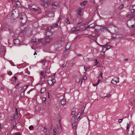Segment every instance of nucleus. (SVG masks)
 Segmentation results:
<instances>
[{
  "mask_svg": "<svg viewBox=\"0 0 135 135\" xmlns=\"http://www.w3.org/2000/svg\"><path fill=\"white\" fill-rule=\"evenodd\" d=\"M117 28L113 25H109L108 26V30L110 33H115L117 30Z\"/></svg>",
  "mask_w": 135,
  "mask_h": 135,
  "instance_id": "1",
  "label": "nucleus"
},
{
  "mask_svg": "<svg viewBox=\"0 0 135 135\" xmlns=\"http://www.w3.org/2000/svg\"><path fill=\"white\" fill-rule=\"evenodd\" d=\"M29 9L33 11H36L39 10L38 7L33 4H30L29 5L28 7Z\"/></svg>",
  "mask_w": 135,
  "mask_h": 135,
  "instance_id": "2",
  "label": "nucleus"
},
{
  "mask_svg": "<svg viewBox=\"0 0 135 135\" xmlns=\"http://www.w3.org/2000/svg\"><path fill=\"white\" fill-rule=\"evenodd\" d=\"M135 23V21L134 20H131L128 21L127 22L128 26L129 28H134V24Z\"/></svg>",
  "mask_w": 135,
  "mask_h": 135,
  "instance_id": "3",
  "label": "nucleus"
},
{
  "mask_svg": "<svg viewBox=\"0 0 135 135\" xmlns=\"http://www.w3.org/2000/svg\"><path fill=\"white\" fill-rule=\"evenodd\" d=\"M20 22L22 25H24L26 21V17L24 14L20 17Z\"/></svg>",
  "mask_w": 135,
  "mask_h": 135,
  "instance_id": "4",
  "label": "nucleus"
},
{
  "mask_svg": "<svg viewBox=\"0 0 135 135\" xmlns=\"http://www.w3.org/2000/svg\"><path fill=\"white\" fill-rule=\"evenodd\" d=\"M53 27H46V31H48L46 32V37H50V36L52 35V33L50 31L52 29H53Z\"/></svg>",
  "mask_w": 135,
  "mask_h": 135,
  "instance_id": "5",
  "label": "nucleus"
},
{
  "mask_svg": "<svg viewBox=\"0 0 135 135\" xmlns=\"http://www.w3.org/2000/svg\"><path fill=\"white\" fill-rule=\"evenodd\" d=\"M18 14L17 12H16L15 10H13L12 12L10 13L9 16H11L12 18L15 19L18 17Z\"/></svg>",
  "mask_w": 135,
  "mask_h": 135,
  "instance_id": "6",
  "label": "nucleus"
},
{
  "mask_svg": "<svg viewBox=\"0 0 135 135\" xmlns=\"http://www.w3.org/2000/svg\"><path fill=\"white\" fill-rule=\"evenodd\" d=\"M52 39L50 37H46L42 41V44L44 45L47 44L51 42Z\"/></svg>",
  "mask_w": 135,
  "mask_h": 135,
  "instance_id": "7",
  "label": "nucleus"
},
{
  "mask_svg": "<svg viewBox=\"0 0 135 135\" xmlns=\"http://www.w3.org/2000/svg\"><path fill=\"white\" fill-rule=\"evenodd\" d=\"M42 1H43L42 4L43 6L45 7H47L48 5L51 3V0H41Z\"/></svg>",
  "mask_w": 135,
  "mask_h": 135,
  "instance_id": "8",
  "label": "nucleus"
},
{
  "mask_svg": "<svg viewBox=\"0 0 135 135\" xmlns=\"http://www.w3.org/2000/svg\"><path fill=\"white\" fill-rule=\"evenodd\" d=\"M12 27L11 26H6V28L5 30L7 31V30H8L9 31L10 33H11V35L12 37L14 36V34L13 32L12 33L11 31H12Z\"/></svg>",
  "mask_w": 135,
  "mask_h": 135,
  "instance_id": "9",
  "label": "nucleus"
},
{
  "mask_svg": "<svg viewBox=\"0 0 135 135\" xmlns=\"http://www.w3.org/2000/svg\"><path fill=\"white\" fill-rule=\"evenodd\" d=\"M112 38L113 39H115L117 38L120 39L122 37V35L121 34H117L115 35L113 34L112 35Z\"/></svg>",
  "mask_w": 135,
  "mask_h": 135,
  "instance_id": "10",
  "label": "nucleus"
},
{
  "mask_svg": "<svg viewBox=\"0 0 135 135\" xmlns=\"http://www.w3.org/2000/svg\"><path fill=\"white\" fill-rule=\"evenodd\" d=\"M52 8L55 9L59 7L58 2H56L52 3Z\"/></svg>",
  "mask_w": 135,
  "mask_h": 135,
  "instance_id": "11",
  "label": "nucleus"
},
{
  "mask_svg": "<svg viewBox=\"0 0 135 135\" xmlns=\"http://www.w3.org/2000/svg\"><path fill=\"white\" fill-rule=\"evenodd\" d=\"M119 78H113L111 80V82L113 84H116L117 83L119 82Z\"/></svg>",
  "mask_w": 135,
  "mask_h": 135,
  "instance_id": "12",
  "label": "nucleus"
},
{
  "mask_svg": "<svg viewBox=\"0 0 135 135\" xmlns=\"http://www.w3.org/2000/svg\"><path fill=\"white\" fill-rule=\"evenodd\" d=\"M55 82V81L53 79L51 80H47L48 83L50 85L53 86Z\"/></svg>",
  "mask_w": 135,
  "mask_h": 135,
  "instance_id": "13",
  "label": "nucleus"
},
{
  "mask_svg": "<svg viewBox=\"0 0 135 135\" xmlns=\"http://www.w3.org/2000/svg\"><path fill=\"white\" fill-rule=\"evenodd\" d=\"M129 9L131 10L132 13L135 14V6L133 5L129 7Z\"/></svg>",
  "mask_w": 135,
  "mask_h": 135,
  "instance_id": "14",
  "label": "nucleus"
},
{
  "mask_svg": "<svg viewBox=\"0 0 135 135\" xmlns=\"http://www.w3.org/2000/svg\"><path fill=\"white\" fill-rule=\"evenodd\" d=\"M80 27H73L72 28L71 31L73 32L77 31H80L79 30Z\"/></svg>",
  "mask_w": 135,
  "mask_h": 135,
  "instance_id": "15",
  "label": "nucleus"
},
{
  "mask_svg": "<svg viewBox=\"0 0 135 135\" xmlns=\"http://www.w3.org/2000/svg\"><path fill=\"white\" fill-rule=\"evenodd\" d=\"M20 41L18 39H15L13 40V43L16 45H18L20 43Z\"/></svg>",
  "mask_w": 135,
  "mask_h": 135,
  "instance_id": "16",
  "label": "nucleus"
},
{
  "mask_svg": "<svg viewBox=\"0 0 135 135\" xmlns=\"http://www.w3.org/2000/svg\"><path fill=\"white\" fill-rule=\"evenodd\" d=\"M5 50L3 47L1 46L0 47V53L4 54L5 52Z\"/></svg>",
  "mask_w": 135,
  "mask_h": 135,
  "instance_id": "17",
  "label": "nucleus"
},
{
  "mask_svg": "<svg viewBox=\"0 0 135 135\" xmlns=\"http://www.w3.org/2000/svg\"><path fill=\"white\" fill-rule=\"evenodd\" d=\"M46 91V88L45 87L42 88L40 90V93L41 94H42L45 92Z\"/></svg>",
  "mask_w": 135,
  "mask_h": 135,
  "instance_id": "18",
  "label": "nucleus"
},
{
  "mask_svg": "<svg viewBox=\"0 0 135 135\" xmlns=\"http://www.w3.org/2000/svg\"><path fill=\"white\" fill-rule=\"evenodd\" d=\"M16 113L14 115H15V119H17L18 118V112H17V108L16 109Z\"/></svg>",
  "mask_w": 135,
  "mask_h": 135,
  "instance_id": "19",
  "label": "nucleus"
},
{
  "mask_svg": "<svg viewBox=\"0 0 135 135\" xmlns=\"http://www.w3.org/2000/svg\"><path fill=\"white\" fill-rule=\"evenodd\" d=\"M101 28L100 26L98 25L95 26L94 27V29L97 30H99L101 29Z\"/></svg>",
  "mask_w": 135,
  "mask_h": 135,
  "instance_id": "20",
  "label": "nucleus"
},
{
  "mask_svg": "<svg viewBox=\"0 0 135 135\" xmlns=\"http://www.w3.org/2000/svg\"><path fill=\"white\" fill-rule=\"evenodd\" d=\"M66 103V100L64 99H63L61 100V103L62 105H64Z\"/></svg>",
  "mask_w": 135,
  "mask_h": 135,
  "instance_id": "21",
  "label": "nucleus"
},
{
  "mask_svg": "<svg viewBox=\"0 0 135 135\" xmlns=\"http://www.w3.org/2000/svg\"><path fill=\"white\" fill-rule=\"evenodd\" d=\"M41 78L42 79L43 78H45V73H44V72H41Z\"/></svg>",
  "mask_w": 135,
  "mask_h": 135,
  "instance_id": "22",
  "label": "nucleus"
},
{
  "mask_svg": "<svg viewBox=\"0 0 135 135\" xmlns=\"http://www.w3.org/2000/svg\"><path fill=\"white\" fill-rule=\"evenodd\" d=\"M77 12L78 13V15L80 16L81 15V13L82 11L80 9H78L77 11Z\"/></svg>",
  "mask_w": 135,
  "mask_h": 135,
  "instance_id": "23",
  "label": "nucleus"
},
{
  "mask_svg": "<svg viewBox=\"0 0 135 135\" xmlns=\"http://www.w3.org/2000/svg\"><path fill=\"white\" fill-rule=\"evenodd\" d=\"M71 122L73 123H75V116L74 115L71 118Z\"/></svg>",
  "mask_w": 135,
  "mask_h": 135,
  "instance_id": "24",
  "label": "nucleus"
},
{
  "mask_svg": "<svg viewBox=\"0 0 135 135\" xmlns=\"http://www.w3.org/2000/svg\"><path fill=\"white\" fill-rule=\"evenodd\" d=\"M16 6L17 7H19L20 5V3L18 1H17L15 2Z\"/></svg>",
  "mask_w": 135,
  "mask_h": 135,
  "instance_id": "25",
  "label": "nucleus"
},
{
  "mask_svg": "<svg viewBox=\"0 0 135 135\" xmlns=\"http://www.w3.org/2000/svg\"><path fill=\"white\" fill-rule=\"evenodd\" d=\"M110 47L111 46H106V47H104L103 48V50H104V49H105L106 50L105 51V52L106 50L110 49Z\"/></svg>",
  "mask_w": 135,
  "mask_h": 135,
  "instance_id": "26",
  "label": "nucleus"
},
{
  "mask_svg": "<svg viewBox=\"0 0 135 135\" xmlns=\"http://www.w3.org/2000/svg\"><path fill=\"white\" fill-rule=\"evenodd\" d=\"M56 128H54L53 129V131L54 132L53 134L54 135H56Z\"/></svg>",
  "mask_w": 135,
  "mask_h": 135,
  "instance_id": "27",
  "label": "nucleus"
},
{
  "mask_svg": "<svg viewBox=\"0 0 135 135\" xmlns=\"http://www.w3.org/2000/svg\"><path fill=\"white\" fill-rule=\"evenodd\" d=\"M47 61V60L45 59L41 61V62L43 64V65H45V62Z\"/></svg>",
  "mask_w": 135,
  "mask_h": 135,
  "instance_id": "28",
  "label": "nucleus"
},
{
  "mask_svg": "<svg viewBox=\"0 0 135 135\" xmlns=\"http://www.w3.org/2000/svg\"><path fill=\"white\" fill-rule=\"evenodd\" d=\"M102 74H102V73L100 72V74L99 75V76H98L99 79H102V78H103L102 76Z\"/></svg>",
  "mask_w": 135,
  "mask_h": 135,
  "instance_id": "29",
  "label": "nucleus"
},
{
  "mask_svg": "<svg viewBox=\"0 0 135 135\" xmlns=\"http://www.w3.org/2000/svg\"><path fill=\"white\" fill-rule=\"evenodd\" d=\"M72 126L74 129H75L76 128V124L75 123H73L72 124Z\"/></svg>",
  "mask_w": 135,
  "mask_h": 135,
  "instance_id": "30",
  "label": "nucleus"
},
{
  "mask_svg": "<svg viewBox=\"0 0 135 135\" xmlns=\"http://www.w3.org/2000/svg\"><path fill=\"white\" fill-rule=\"evenodd\" d=\"M26 86V85H25V86H23L22 87H20L18 88V91H21L22 89L24 88V87L25 86Z\"/></svg>",
  "mask_w": 135,
  "mask_h": 135,
  "instance_id": "31",
  "label": "nucleus"
},
{
  "mask_svg": "<svg viewBox=\"0 0 135 135\" xmlns=\"http://www.w3.org/2000/svg\"><path fill=\"white\" fill-rule=\"evenodd\" d=\"M94 66H95L97 65L99 63V62L96 59L95 60V62H94Z\"/></svg>",
  "mask_w": 135,
  "mask_h": 135,
  "instance_id": "32",
  "label": "nucleus"
},
{
  "mask_svg": "<svg viewBox=\"0 0 135 135\" xmlns=\"http://www.w3.org/2000/svg\"><path fill=\"white\" fill-rule=\"evenodd\" d=\"M65 22L67 24H70L69 20L68 19H66L65 20Z\"/></svg>",
  "mask_w": 135,
  "mask_h": 135,
  "instance_id": "33",
  "label": "nucleus"
},
{
  "mask_svg": "<svg viewBox=\"0 0 135 135\" xmlns=\"http://www.w3.org/2000/svg\"><path fill=\"white\" fill-rule=\"evenodd\" d=\"M86 2L85 1H84L82 3H81L80 4L82 6H83L85 5V3Z\"/></svg>",
  "mask_w": 135,
  "mask_h": 135,
  "instance_id": "34",
  "label": "nucleus"
},
{
  "mask_svg": "<svg viewBox=\"0 0 135 135\" xmlns=\"http://www.w3.org/2000/svg\"><path fill=\"white\" fill-rule=\"evenodd\" d=\"M85 109V107L83 106V107L81 109V114H82L84 112V111Z\"/></svg>",
  "mask_w": 135,
  "mask_h": 135,
  "instance_id": "35",
  "label": "nucleus"
},
{
  "mask_svg": "<svg viewBox=\"0 0 135 135\" xmlns=\"http://www.w3.org/2000/svg\"><path fill=\"white\" fill-rule=\"evenodd\" d=\"M58 26V24L57 23H55L54 24L53 26H52V27H53V28L54 27H57Z\"/></svg>",
  "mask_w": 135,
  "mask_h": 135,
  "instance_id": "36",
  "label": "nucleus"
},
{
  "mask_svg": "<svg viewBox=\"0 0 135 135\" xmlns=\"http://www.w3.org/2000/svg\"><path fill=\"white\" fill-rule=\"evenodd\" d=\"M14 119H15V115H14V114H12L11 115V120H13Z\"/></svg>",
  "mask_w": 135,
  "mask_h": 135,
  "instance_id": "37",
  "label": "nucleus"
},
{
  "mask_svg": "<svg viewBox=\"0 0 135 135\" xmlns=\"http://www.w3.org/2000/svg\"><path fill=\"white\" fill-rule=\"evenodd\" d=\"M95 26V24L94 23H92L89 25V26H90V27L91 28L93 27H94Z\"/></svg>",
  "mask_w": 135,
  "mask_h": 135,
  "instance_id": "38",
  "label": "nucleus"
},
{
  "mask_svg": "<svg viewBox=\"0 0 135 135\" xmlns=\"http://www.w3.org/2000/svg\"><path fill=\"white\" fill-rule=\"evenodd\" d=\"M127 17L128 18H133V17H134V15H128L127 16Z\"/></svg>",
  "mask_w": 135,
  "mask_h": 135,
  "instance_id": "39",
  "label": "nucleus"
},
{
  "mask_svg": "<svg viewBox=\"0 0 135 135\" xmlns=\"http://www.w3.org/2000/svg\"><path fill=\"white\" fill-rule=\"evenodd\" d=\"M43 103L45 102L46 100V98L45 97H43L42 99Z\"/></svg>",
  "mask_w": 135,
  "mask_h": 135,
  "instance_id": "40",
  "label": "nucleus"
},
{
  "mask_svg": "<svg viewBox=\"0 0 135 135\" xmlns=\"http://www.w3.org/2000/svg\"><path fill=\"white\" fill-rule=\"evenodd\" d=\"M24 93H25V92H22L21 93V95H20V96L21 97H23L24 96Z\"/></svg>",
  "mask_w": 135,
  "mask_h": 135,
  "instance_id": "41",
  "label": "nucleus"
},
{
  "mask_svg": "<svg viewBox=\"0 0 135 135\" xmlns=\"http://www.w3.org/2000/svg\"><path fill=\"white\" fill-rule=\"evenodd\" d=\"M83 20L81 19H80L79 20L78 22V24H80L83 22Z\"/></svg>",
  "mask_w": 135,
  "mask_h": 135,
  "instance_id": "42",
  "label": "nucleus"
},
{
  "mask_svg": "<svg viewBox=\"0 0 135 135\" xmlns=\"http://www.w3.org/2000/svg\"><path fill=\"white\" fill-rule=\"evenodd\" d=\"M29 128L30 130H31L33 128V127L31 125L29 127Z\"/></svg>",
  "mask_w": 135,
  "mask_h": 135,
  "instance_id": "43",
  "label": "nucleus"
},
{
  "mask_svg": "<svg viewBox=\"0 0 135 135\" xmlns=\"http://www.w3.org/2000/svg\"><path fill=\"white\" fill-rule=\"evenodd\" d=\"M123 120V119H118V122L119 123H121Z\"/></svg>",
  "mask_w": 135,
  "mask_h": 135,
  "instance_id": "44",
  "label": "nucleus"
},
{
  "mask_svg": "<svg viewBox=\"0 0 135 135\" xmlns=\"http://www.w3.org/2000/svg\"><path fill=\"white\" fill-rule=\"evenodd\" d=\"M130 127V126L129 125V124L128 123H127L126 130H128L129 128Z\"/></svg>",
  "mask_w": 135,
  "mask_h": 135,
  "instance_id": "45",
  "label": "nucleus"
},
{
  "mask_svg": "<svg viewBox=\"0 0 135 135\" xmlns=\"http://www.w3.org/2000/svg\"><path fill=\"white\" fill-rule=\"evenodd\" d=\"M50 14H51L52 15V16H54V13L53 12H50L49 14V15Z\"/></svg>",
  "mask_w": 135,
  "mask_h": 135,
  "instance_id": "46",
  "label": "nucleus"
},
{
  "mask_svg": "<svg viewBox=\"0 0 135 135\" xmlns=\"http://www.w3.org/2000/svg\"><path fill=\"white\" fill-rule=\"evenodd\" d=\"M8 74L9 76H10L12 74V73L11 71H9L8 73Z\"/></svg>",
  "mask_w": 135,
  "mask_h": 135,
  "instance_id": "47",
  "label": "nucleus"
},
{
  "mask_svg": "<svg viewBox=\"0 0 135 135\" xmlns=\"http://www.w3.org/2000/svg\"><path fill=\"white\" fill-rule=\"evenodd\" d=\"M19 85L20 84L19 83H18L15 85V88H16V89L18 88V87L19 86Z\"/></svg>",
  "mask_w": 135,
  "mask_h": 135,
  "instance_id": "48",
  "label": "nucleus"
},
{
  "mask_svg": "<svg viewBox=\"0 0 135 135\" xmlns=\"http://www.w3.org/2000/svg\"><path fill=\"white\" fill-rule=\"evenodd\" d=\"M87 79V77L86 76H84L83 77V80H86Z\"/></svg>",
  "mask_w": 135,
  "mask_h": 135,
  "instance_id": "49",
  "label": "nucleus"
},
{
  "mask_svg": "<svg viewBox=\"0 0 135 135\" xmlns=\"http://www.w3.org/2000/svg\"><path fill=\"white\" fill-rule=\"evenodd\" d=\"M124 7V5L123 4H121L119 8H122Z\"/></svg>",
  "mask_w": 135,
  "mask_h": 135,
  "instance_id": "50",
  "label": "nucleus"
},
{
  "mask_svg": "<svg viewBox=\"0 0 135 135\" xmlns=\"http://www.w3.org/2000/svg\"><path fill=\"white\" fill-rule=\"evenodd\" d=\"M14 135H21L20 133V132H17Z\"/></svg>",
  "mask_w": 135,
  "mask_h": 135,
  "instance_id": "51",
  "label": "nucleus"
},
{
  "mask_svg": "<svg viewBox=\"0 0 135 135\" xmlns=\"http://www.w3.org/2000/svg\"><path fill=\"white\" fill-rule=\"evenodd\" d=\"M75 113V111H73L71 112V115H74Z\"/></svg>",
  "mask_w": 135,
  "mask_h": 135,
  "instance_id": "52",
  "label": "nucleus"
},
{
  "mask_svg": "<svg viewBox=\"0 0 135 135\" xmlns=\"http://www.w3.org/2000/svg\"><path fill=\"white\" fill-rule=\"evenodd\" d=\"M13 78H14V79H15V80H16L17 79V78L16 76H13ZM13 81L15 82H16V80H14Z\"/></svg>",
  "mask_w": 135,
  "mask_h": 135,
  "instance_id": "53",
  "label": "nucleus"
},
{
  "mask_svg": "<svg viewBox=\"0 0 135 135\" xmlns=\"http://www.w3.org/2000/svg\"><path fill=\"white\" fill-rule=\"evenodd\" d=\"M33 89H31L30 90L27 92V93L28 94H29L30 92L31 91H32V90Z\"/></svg>",
  "mask_w": 135,
  "mask_h": 135,
  "instance_id": "54",
  "label": "nucleus"
},
{
  "mask_svg": "<svg viewBox=\"0 0 135 135\" xmlns=\"http://www.w3.org/2000/svg\"><path fill=\"white\" fill-rule=\"evenodd\" d=\"M111 95L110 94H109L108 95H107V96H105V97H108V98H109Z\"/></svg>",
  "mask_w": 135,
  "mask_h": 135,
  "instance_id": "55",
  "label": "nucleus"
},
{
  "mask_svg": "<svg viewBox=\"0 0 135 135\" xmlns=\"http://www.w3.org/2000/svg\"><path fill=\"white\" fill-rule=\"evenodd\" d=\"M9 132L8 131H7L6 132L5 135H8V134Z\"/></svg>",
  "mask_w": 135,
  "mask_h": 135,
  "instance_id": "56",
  "label": "nucleus"
},
{
  "mask_svg": "<svg viewBox=\"0 0 135 135\" xmlns=\"http://www.w3.org/2000/svg\"><path fill=\"white\" fill-rule=\"evenodd\" d=\"M101 79H99V80L98 81V82L97 83L98 84L100 82V81H101Z\"/></svg>",
  "mask_w": 135,
  "mask_h": 135,
  "instance_id": "57",
  "label": "nucleus"
},
{
  "mask_svg": "<svg viewBox=\"0 0 135 135\" xmlns=\"http://www.w3.org/2000/svg\"><path fill=\"white\" fill-rule=\"evenodd\" d=\"M66 66V65L65 64H64L62 65V67L64 68Z\"/></svg>",
  "mask_w": 135,
  "mask_h": 135,
  "instance_id": "58",
  "label": "nucleus"
},
{
  "mask_svg": "<svg viewBox=\"0 0 135 135\" xmlns=\"http://www.w3.org/2000/svg\"><path fill=\"white\" fill-rule=\"evenodd\" d=\"M69 44H68L66 45V48H65V49H67V48L68 47V46H69Z\"/></svg>",
  "mask_w": 135,
  "mask_h": 135,
  "instance_id": "59",
  "label": "nucleus"
},
{
  "mask_svg": "<svg viewBox=\"0 0 135 135\" xmlns=\"http://www.w3.org/2000/svg\"><path fill=\"white\" fill-rule=\"evenodd\" d=\"M83 82V81L81 80H80L79 81V83H81V84Z\"/></svg>",
  "mask_w": 135,
  "mask_h": 135,
  "instance_id": "60",
  "label": "nucleus"
},
{
  "mask_svg": "<svg viewBox=\"0 0 135 135\" xmlns=\"http://www.w3.org/2000/svg\"><path fill=\"white\" fill-rule=\"evenodd\" d=\"M28 86H27L26 88H25V89L24 90V91H23V92H25V91H26V89H27V87Z\"/></svg>",
  "mask_w": 135,
  "mask_h": 135,
  "instance_id": "61",
  "label": "nucleus"
},
{
  "mask_svg": "<svg viewBox=\"0 0 135 135\" xmlns=\"http://www.w3.org/2000/svg\"><path fill=\"white\" fill-rule=\"evenodd\" d=\"M84 69L85 71H86L87 70L85 66H84Z\"/></svg>",
  "mask_w": 135,
  "mask_h": 135,
  "instance_id": "62",
  "label": "nucleus"
},
{
  "mask_svg": "<svg viewBox=\"0 0 135 135\" xmlns=\"http://www.w3.org/2000/svg\"><path fill=\"white\" fill-rule=\"evenodd\" d=\"M87 29V28L86 27H85L84 28H83L82 29L83 30H85V29Z\"/></svg>",
  "mask_w": 135,
  "mask_h": 135,
  "instance_id": "63",
  "label": "nucleus"
},
{
  "mask_svg": "<svg viewBox=\"0 0 135 135\" xmlns=\"http://www.w3.org/2000/svg\"><path fill=\"white\" fill-rule=\"evenodd\" d=\"M98 84H97H97H94L93 85V86H97Z\"/></svg>",
  "mask_w": 135,
  "mask_h": 135,
  "instance_id": "64",
  "label": "nucleus"
}]
</instances>
